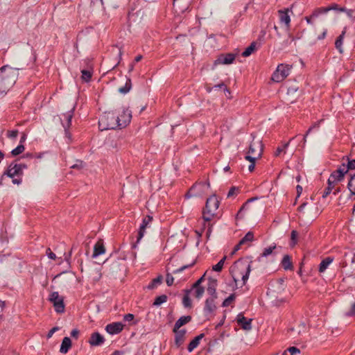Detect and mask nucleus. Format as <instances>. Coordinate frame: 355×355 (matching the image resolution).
<instances>
[{"instance_id":"f257e3e1","label":"nucleus","mask_w":355,"mask_h":355,"mask_svg":"<svg viewBox=\"0 0 355 355\" xmlns=\"http://www.w3.org/2000/svg\"><path fill=\"white\" fill-rule=\"evenodd\" d=\"M19 76L17 69L8 65L0 68V99L6 96L7 92L16 83Z\"/></svg>"},{"instance_id":"f03ea898","label":"nucleus","mask_w":355,"mask_h":355,"mask_svg":"<svg viewBox=\"0 0 355 355\" xmlns=\"http://www.w3.org/2000/svg\"><path fill=\"white\" fill-rule=\"evenodd\" d=\"M249 143L248 150L245 155V160L258 159L261 157L263 146L262 141L254 134H250L248 138Z\"/></svg>"},{"instance_id":"7ed1b4c3","label":"nucleus","mask_w":355,"mask_h":355,"mask_svg":"<svg viewBox=\"0 0 355 355\" xmlns=\"http://www.w3.org/2000/svg\"><path fill=\"white\" fill-rule=\"evenodd\" d=\"M219 205L220 201L215 195L207 199L205 207L202 210V218L205 222H210L217 216Z\"/></svg>"},{"instance_id":"20e7f679","label":"nucleus","mask_w":355,"mask_h":355,"mask_svg":"<svg viewBox=\"0 0 355 355\" xmlns=\"http://www.w3.org/2000/svg\"><path fill=\"white\" fill-rule=\"evenodd\" d=\"M98 127L101 130L119 128L116 114L113 112L103 113L99 119Z\"/></svg>"},{"instance_id":"39448f33","label":"nucleus","mask_w":355,"mask_h":355,"mask_svg":"<svg viewBox=\"0 0 355 355\" xmlns=\"http://www.w3.org/2000/svg\"><path fill=\"white\" fill-rule=\"evenodd\" d=\"M23 175V173L20 172V168L17 166V161L11 162L7 169L3 172V175L0 178V184H2L4 176L12 178V182L14 184H20L22 182V179L19 178Z\"/></svg>"},{"instance_id":"423d86ee","label":"nucleus","mask_w":355,"mask_h":355,"mask_svg":"<svg viewBox=\"0 0 355 355\" xmlns=\"http://www.w3.org/2000/svg\"><path fill=\"white\" fill-rule=\"evenodd\" d=\"M230 272L236 284L241 282V286L244 285V261L243 258H239L231 266Z\"/></svg>"},{"instance_id":"0eeeda50","label":"nucleus","mask_w":355,"mask_h":355,"mask_svg":"<svg viewBox=\"0 0 355 355\" xmlns=\"http://www.w3.org/2000/svg\"><path fill=\"white\" fill-rule=\"evenodd\" d=\"M291 69L292 65L286 64H279L272 75V80L275 83H280L283 81L290 74Z\"/></svg>"},{"instance_id":"6e6552de","label":"nucleus","mask_w":355,"mask_h":355,"mask_svg":"<svg viewBox=\"0 0 355 355\" xmlns=\"http://www.w3.org/2000/svg\"><path fill=\"white\" fill-rule=\"evenodd\" d=\"M216 300V298L208 297L205 300L203 313L208 320H211L214 317L215 311L217 309Z\"/></svg>"},{"instance_id":"1a4fd4ad","label":"nucleus","mask_w":355,"mask_h":355,"mask_svg":"<svg viewBox=\"0 0 355 355\" xmlns=\"http://www.w3.org/2000/svg\"><path fill=\"white\" fill-rule=\"evenodd\" d=\"M49 301L53 303L55 311L58 313H62L64 312V300L60 297L58 292L55 291L51 293L49 298Z\"/></svg>"},{"instance_id":"9d476101","label":"nucleus","mask_w":355,"mask_h":355,"mask_svg":"<svg viewBox=\"0 0 355 355\" xmlns=\"http://www.w3.org/2000/svg\"><path fill=\"white\" fill-rule=\"evenodd\" d=\"M119 121V128L126 127L131 121L132 112L128 109H123L121 114L116 115Z\"/></svg>"},{"instance_id":"9b49d317","label":"nucleus","mask_w":355,"mask_h":355,"mask_svg":"<svg viewBox=\"0 0 355 355\" xmlns=\"http://www.w3.org/2000/svg\"><path fill=\"white\" fill-rule=\"evenodd\" d=\"M235 60V55L233 53H222L218 56L214 61V65L217 64H230Z\"/></svg>"},{"instance_id":"f8f14e48","label":"nucleus","mask_w":355,"mask_h":355,"mask_svg":"<svg viewBox=\"0 0 355 355\" xmlns=\"http://www.w3.org/2000/svg\"><path fill=\"white\" fill-rule=\"evenodd\" d=\"M271 288L270 293L275 294L282 293L285 288L284 280L283 279H278L270 284Z\"/></svg>"},{"instance_id":"ddd939ff","label":"nucleus","mask_w":355,"mask_h":355,"mask_svg":"<svg viewBox=\"0 0 355 355\" xmlns=\"http://www.w3.org/2000/svg\"><path fill=\"white\" fill-rule=\"evenodd\" d=\"M73 116V109L63 114L62 115L61 121L63 128H64L66 134H68V130L71 125V119Z\"/></svg>"},{"instance_id":"4468645a","label":"nucleus","mask_w":355,"mask_h":355,"mask_svg":"<svg viewBox=\"0 0 355 355\" xmlns=\"http://www.w3.org/2000/svg\"><path fill=\"white\" fill-rule=\"evenodd\" d=\"M313 210H315V212L311 216V218H315L318 214V208L315 205H309L308 203L304 202L298 207V211L302 213L304 216L311 214Z\"/></svg>"},{"instance_id":"2eb2a0df","label":"nucleus","mask_w":355,"mask_h":355,"mask_svg":"<svg viewBox=\"0 0 355 355\" xmlns=\"http://www.w3.org/2000/svg\"><path fill=\"white\" fill-rule=\"evenodd\" d=\"M153 220V217L150 216H146L142 220V223L140 225L139 232H138V236L137 239V243H138L140 240L143 238L146 228L148 226V225Z\"/></svg>"},{"instance_id":"dca6fc26","label":"nucleus","mask_w":355,"mask_h":355,"mask_svg":"<svg viewBox=\"0 0 355 355\" xmlns=\"http://www.w3.org/2000/svg\"><path fill=\"white\" fill-rule=\"evenodd\" d=\"M89 343L92 346H99L104 343V337L98 332H94L91 334Z\"/></svg>"},{"instance_id":"f3484780","label":"nucleus","mask_w":355,"mask_h":355,"mask_svg":"<svg viewBox=\"0 0 355 355\" xmlns=\"http://www.w3.org/2000/svg\"><path fill=\"white\" fill-rule=\"evenodd\" d=\"M216 287L217 280L211 277L209 278L207 292L210 295L209 297L217 298Z\"/></svg>"},{"instance_id":"a211bd4d","label":"nucleus","mask_w":355,"mask_h":355,"mask_svg":"<svg viewBox=\"0 0 355 355\" xmlns=\"http://www.w3.org/2000/svg\"><path fill=\"white\" fill-rule=\"evenodd\" d=\"M123 329V324L121 322H112L108 324L105 330L110 334L114 335L120 333Z\"/></svg>"},{"instance_id":"6ab92c4d","label":"nucleus","mask_w":355,"mask_h":355,"mask_svg":"<svg viewBox=\"0 0 355 355\" xmlns=\"http://www.w3.org/2000/svg\"><path fill=\"white\" fill-rule=\"evenodd\" d=\"M175 333V345L177 348H179L185 340V334L187 331L185 329H178Z\"/></svg>"},{"instance_id":"aec40b11","label":"nucleus","mask_w":355,"mask_h":355,"mask_svg":"<svg viewBox=\"0 0 355 355\" xmlns=\"http://www.w3.org/2000/svg\"><path fill=\"white\" fill-rule=\"evenodd\" d=\"M207 186V187H209L210 184L209 181L207 182H196L194 184L189 190V191L185 194V198H189L193 196H196L198 195L197 193L195 192L196 189L198 187H204Z\"/></svg>"},{"instance_id":"412c9836","label":"nucleus","mask_w":355,"mask_h":355,"mask_svg":"<svg viewBox=\"0 0 355 355\" xmlns=\"http://www.w3.org/2000/svg\"><path fill=\"white\" fill-rule=\"evenodd\" d=\"M259 327L253 328L252 331H249L248 334L245 335V345L252 346L256 341L258 337Z\"/></svg>"},{"instance_id":"4be33fe9","label":"nucleus","mask_w":355,"mask_h":355,"mask_svg":"<svg viewBox=\"0 0 355 355\" xmlns=\"http://www.w3.org/2000/svg\"><path fill=\"white\" fill-rule=\"evenodd\" d=\"M105 252V248L103 245V242L102 240H99L96 242L94 247V252L92 254V257L95 258L101 254H104Z\"/></svg>"},{"instance_id":"5701e85b","label":"nucleus","mask_w":355,"mask_h":355,"mask_svg":"<svg viewBox=\"0 0 355 355\" xmlns=\"http://www.w3.org/2000/svg\"><path fill=\"white\" fill-rule=\"evenodd\" d=\"M192 318L190 315L180 317L175 323L173 331H176L182 326L189 323Z\"/></svg>"},{"instance_id":"b1692460","label":"nucleus","mask_w":355,"mask_h":355,"mask_svg":"<svg viewBox=\"0 0 355 355\" xmlns=\"http://www.w3.org/2000/svg\"><path fill=\"white\" fill-rule=\"evenodd\" d=\"M205 337V334H200L196 336L188 345L187 349L189 352H191L196 349L200 344V340Z\"/></svg>"},{"instance_id":"393cba45","label":"nucleus","mask_w":355,"mask_h":355,"mask_svg":"<svg viewBox=\"0 0 355 355\" xmlns=\"http://www.w3.org/2000/svg\"><path fill=\"white\" fill-rule=\"evenodd\" d=\"M331 10H339L340 8H338V6L336 4H333L332 6L326 8H319L313 12L312 16L318 17L320 15L327 13V12Z\"/></svg>"},{"instance_id":"a878e982","label":"nucleus","mask_w":355,"mask_h":355,"mask_svg":"<svg viewBox=\"0 0 355 355\" xmlns=\"http://www.w3.org/2000/svg\"><path fill=\"white\" fill-rule=\"evenodd\" d=\"M288 9L285 10H279V16L280 19V21L284 23L287 27L289 26L291 22V18L288 15Z\"/></svg>"},{"instance_id":"bb28decb","label":"nucleus","mask_w":355,"mask_h":355,"mask_svg":"<svg viewBox=\"0 0 355 355\" xmlns=\"http://www.w3.org/2000/svg\"><path fill=\"white\" fill-rule=\"evenodd\" d=\"M344 178L343 172L340 171H335L333 172L328 179V182H331L336 184L338 182L341 181Z\"/></svg>"},{"instance_id":"cd10ccee","label":"nucleus","mask_w":355,"mask_h":355,"mask_svg":"<svg viewBox=\"0 0 355 355\" xmlns=\"http://www.w3.org/2000/svg\"><path fill=\"white\" fill-rule=\"evenodd\" d=\"M71 347V340L69 337H64L62 341V344L60 348V352L62 354H66L68 352Z\"/></svg>"},{"instance_id":"c85d7f7f","label":"nucleus","mask_w":355,"mask_h":355,"mask_svg":"<svg viewBox=\"0 0 355 355\" xmlns=\"http://www.w3.org/2000/svg\"><path fill=\"white\" fill-rule=\"evenodd\" d=\"M334 258L331 257H327L324 259L319 266V272H324L328 266L333 262Z\"/></svg>"},{"instance_id":"c756f323","label":"nucleus","mask_w":355,"mask_h":355,"mask_svg":"<svg viewBox=\"0 0 355 355\" xmlns=\"http://www.w3.org/2000/svg\"><path fill=\"white\" fill-rule=\"evenodd\" d=\"M260 46V43L257 41L252 42L250 45L245 48V57L250 55L254 51H256Z\"/></svg>"},{"instance_id":"7c9ffc66","label":"nucleus","mask_w":355,"mask_h":355,"mask_svg":"<svg viewBox=\"0 0 355 355\" xmlns=\"http://www.w3.org/2000/svg\"><path fill=\"white\" fill-rule=\"evenodd\" d=\"M346 33V28H344L342 33L338 37V38L336 40L335 46L336 48L338 50V51L342 53L343 50L342 49L343 43V39L344 36Z\"/></svg>"},{"instance_id":"2f4dec72","label":"nucleus","mask_w":355,"mask_h":355,"mask_svg":"<svg viewBox=\"0 0 355 355\" xmlns=\"http://www.w3.org/2000/svg\"><path fill=\"white\" fill-rule=\"evenodd\" d=\"M237 325L234 327L236 331L244 329V313H240L236 318Z\"/></svg>"},{"instance_id":"473e14b6","label":"nucleus","mask_w":355,"mask_h":355,"mask_svg":"<svg viewBox=\"0 0 355 355\" xmlns=\"http://www.w3.org/2000/svg\"><path fill=\"white\" fill-rule=\"evenodd\" d=\"M132 88V82L130 78H126L125 84L123 87L119 88V92L121 94H125L130 92Z\"/></svg>"},{"instance_id":"72a5a7b5","label":"nucleus","mask_w":355,"mask_h":355,"mask_svg":"<svg viewBox=\"0 0 355 355\" xmlns=\"http://www.w3.org/2000/svg\"><path fill=\"white\" fill-rule=\"evenodd\" d=\"M282 265L285 270H291L293 268L291 258L288 255L284 256L282 261Z\"/></svg>"},{"instance_id":"f704fd0d","label":"nucleus","mask_w":355,"mask_h":355,"mask_svg":"<svg viewBox=\"0 0 355 355\" xmlns=\"http://www.w3.org/2000/svg\"><path fill=\"white\" fill-rule=\"evenodd\" d=\"M190 291H185V294L182 298V304L185 308H191L192 306L191 300L189 295Z\"/></svg>"},{"instance_id":"c9c22d12","label":"nucleus","mask_w":355,"mask_h":355,"mask_svg":"<svg viewBox=\"0 0 355 355\" xmlns=\"http://www.w3.org/2000/svg\"><path fill=\"white\" fill-rule=\"evenodd\" d=\"M252 319L247 320L245 318V335L248 334L249 331H252L253 328L259 327L257 324H252Z\"/></svg>"},{"instance_id":"e433bc0d","label":"nucleus","mask_w":355,"mask_h":355,"mask_svg":"<svg viewBox=\"0 0 355 355\" xmlns=\"http://www.w3.org/2000/svg\"><path fill=\"white\" fill-rule=\"evenodd\" d=\"M162 276L159 275L157 277L153 279L152 282L148 286V289L155 288L158 284H160L162 282Z\"/></svg>"},{"instance_id":"4c0bfd02","label":"nucleus","mask_w":355,"mask_h":355,"mask_svg":"<svg viewBox=\"0 0 355 355\" xmlns=\"http://www.w3.org/2000/svg\"><path fill=\"white\" fill-rule=\"evenodd\" d=\"M168 297L166 295H161L155 299L153 305L158 306L167 301Z\"/></svg>"},{"instance_id":"58836bf2","label":"nucleus","mask_w":355,"mask_h":355,"mask_svg":"<svg viewBox=\"0 0 355 355\" xmlns=\"http://www.w3.org/2000/svg\"><path fill=\"white\" fill-rule=\"evenodd\" d=\"M241 188L237 187H232L227 195V198H234L236 197L240 192Z\"/></svg>"},{"instance_id":"ea45409f","label":"nucleus","mask_w":355,"mask_h":355,"mask_svg":"<svg viewBox=\"0 0 355 355\" xmlns=\"http://www.w3.org/2000/svg\"><path fill=\"white\" fill-rule=\"evenodd\" d=\"M277 248L276 244H273L272 245H270L268 248H266L263 252L261 254V257H266L271 254L273 252V250Z\"/></svg>"},{"instance_id":"a19ab883","label":"nucleus","mask_w":355,"mask_h":355,"mask_svg":"<svg viewBox=\"0 0 355 355\" xmlns=\"http://www.w3.org/2000/svg\"><path fill=\"white\" fill-rule=\"evenodd\" d=\"M226 259V257H223L216 265L212 267L213 270L216 272H220L224 266L225 261Z\"/></svg>"},{"instance_id":"79ce46f5","label":"nucleus","mask_w":355,"mask_h":355,"mask_svg":"<svg viewBox=\"0 0 355 355\" xmlns=\"http://www.w3.org/2000/svg\"><path fill=\"white\" fill-rule=\"evenodd\" d=\"M195 290L194 295L197 299H200L204 294L205 288L203 286L192 287Z\"/></svg>"},{"instance_id":"37998d69","label":"nucleus","mask_w":355,"mask_h":355,"mask_svg":"<svg viewBox=\"0 0 355 355\" xmlns=\"http://www.w3.org/2000/svg\"><path fill=\"white\" fill-rule=\"evenodd\" d=\"M24 150V146L23 144H19L11 151V154L12 156H17L22 153Z\"/></svg>"},{"instance_id":"c03bdc74","label":"nucleus","mask_w":355,"mask_h":355,"mask_svg":"<svg viewBox=\"0 0 355 355\" xmlns=\"http://www.w3.org/2000/svg\"><path fill=\"white\" fill-rule=\"evenodd\" d=\"M347 187L349 189L352 195H355V175L352 176L350 180L348 182Z\"/></svg>"},{"instance_id":"a18cd8bd","label":"nucleus","mask_w":355,"mask_h":355,"mask_svg":"<svg viewBox=\"0 0 355 355\" xmlns=\"http://www.w3.org/2000/svg\"><path fill=\"white\" fill-rule=\"evenodd\" d=\"M82 79L85 82H89L92 78V72L89 70L83 69L81 71Z\"/></svg>"},{"instance_id":"49530a36","label":"nucleus","mask_w":355,"mask_h":355,"mask_svg":"<svg viewBox=\"0 0 355 355\" xmlns=\"http://www.w3.org/2000/svg\"><path fill=\"white\" fill-rule=\"evenodd\" d=\"M335 184H334L331 182H328V187L325 189L323 194L322 198H326L332 191V189L334 188Z\"/></svg>"},{"instance_id":"de8ad7c7","label":"nucleus","mask_w":355,"mask_h":355,"mask_svg":"<svg viewBox=\"0 0 355 355\" xmlns=\"http://www.w3.org/2000/svg\"><path fill=\"white\" fill-rule=\"evenodd\" d=\"M195 263H196V261H193L190 264L184 265V266H181L180 268L177 269V270H175L173 272L174 274H177L178 272H182L185 269H187L189 268H191V267L195 265Z\"/></svg>"},{"instance_id":"09e8293b","label":"nucleus","mask_w":355,"mask_h":355,"mask_svg":"<svg viewBox=\"0 0 355 355\" xmlns=\"http://www.w3.org/2000/svg\"><path fill=\"white\" fill-rule=\"evenodd\" d=\"M243 245H244V237L241 239L239 243L234 246L232 252H231V255H234L238 250H239Z\"/></svg>"},{"instance_id":"8fccbe9b","label":"nucleus","mask_w":355,"mask_h":355,"mask_svg":"<svg viewBox=\"0 0 355 355\" xmlns=\"http://www.w3.org/2000/svg\"><path fill=\"white\" fill-rule=\"evenodd\" d=\"M297 236H298L297 232L295 231V230H293L291 232V245L292 246H294L297 243Z\"/></svg>"},{"instance_id":"3c124183","label":"nucleus","mask_w":355,"mask_h":355,"mask_svg":"<svg viewBox=\"0 0 355 355\" xmlns=\"http://www.w3.org/2000/svg\"><path fill=\"white\" fill-rule=\"evenodd\" d=\"M19 131L17 130H8L7 137L10 139H15L18 135Z\"/></svg>"},{"instance_id":"603ef678","label":"nucleus","mask_w":355,"mask_h":355,"mask_svg":"<svg viewBox=\"0 0 355 355\" xmlns=\"http://www.w3.org/2000/svg\"><path fill=\"white\" fill-rule=\"evenodd\" d=\"M289 145V142L284 144L282 146H279L277 148L275 153V156H279L282 152H283Z\"/></svg>"},{"instance_id":"864d4df0","label":"nucleus","mask_w":355,"mask_h":355,"mask_svg":"<svg viewBox=\"0 0 355 355\" xmlns=\"http://www.w3.org/2000/svg\"><path fill=\"white\" fill-rule=\"evenodd\" d=\"M234 296L233 295H230L227 298H226L223 302V306H228L230 305L232 302L234 300Z\"/></svg>"},{"instance_id":"5fc2aeb1","label":"nucleus","mask_w":355,"mask_h":355,"mask_svg":"<svg viewBox=\"0 0 355 355\" xmlns=\"http://www.w3.org/2000/svg\"><path fill=\"white\" fill-rule=\"evenodd\" d=\"M348 171L349 169H355V159H347V164L346 165Z\"/></svg>"},{"instance_id":"6e6d98bb","label":"nucleus","mask_w":355,"mask_h":355,"mask_svg":"<svg viewBox=\"0 0 355 355\" xmlns=\"http://www.w3.org/2000/svg\"><path fill=\"white\" fill-rule=\"evenodd\" d=\"M173 282H174L173 277L171 274L168 273L166 275V282L167 285L168 286H171L173 284Z\"/></svg>"},{"instance_id":"4d7b16f0","label":"nucleus","mask_w":355,"mask_h":355,"mask_svg":"<svg viewBox=\"0 0 355 355\" xmlns=\"http://www.w3.org/2000/svg\"><path fill=\"white\" fill-rule=\"evenodd\" d=\"M287 351L291 354V355H295L300 354V349L295 347H291L287 349Z\"/></svg>"},{"instance_id":"13d9d810","label":"nucleus","mask_w":355,"mask_h":355,"mask_svg":"<svg viewBox=\"0 0 355 355\" xmlns=\"http://www.w3.org/2000/svg\"><path fill=\"white\" fill-rule=\"evenodd\" d=\"M254 240V234L252 232H248L245 234V243L248 241H252Z\"/></svg>"},{"instance_id":"bf43d9fd","label":"nucleus","mask_w":355,"mask_h":355,"mask_svg":"<svg viewBox=\"0 0 355 355\" xmlns=\"http://www.w3.org/2000/svg\"><path fill=\"white\" fill-rule=\"evenodd\" d=\"M59 330V327H53L51 329L49 330V331L48 332L47 335H46V337L47 338H50L52 337V336L53 335V334L58 331Z\"/></svg>"},{"instance_id":"052dcab7","label":"nucleus","mask_w":355,"mask_h":355,"mask_svg":"<svg viewBox=\"0 0 355 355\" xmlns=\"http://www.w3.org/2000/svg\"><path fill=\"white\" fill-rule=\"evenodd\" d=\"M135 316L132 313H128V314H125L124 316H123V320L125 322H130L132 321L133 319H134Z\"/></svg>"},{"instance_id":"680f3d73","label":"nucleus","mask_w":355,"mask_h":355,"mask_svg":"<svg viewBox=\"0 0 355 355\" xmlns=\"http://www.w3.org/2000/svg\"><path fill=\"white\" fill-rule=\"evenodd\" d=\"M257 159H253V160H248L250 164H249V166H248V170L250 172H252L254 171V166H255V162H256Z\"/></svg>"},{"instance_id":"e2e57ef3","label":"nucleus","mask_w":355,"mask_h":355,"mask_svg":"<svg viewBox=\"0 0 355 355\" xmlns=\"http://www.w3.org/2000/svg\"><path fill=\"white\" fill-rule=\"evenodd\" d=\"M244 210V204H243L241 205V207H240V209L237 214V216H236V220L238 221L239 219H241L243 218V211Z\"/></svg>"},{"instance_id":"0e129e2a","label":"nucleus","mask_w":355,"mask_h":355,"mask_svg":"<svg viewBox=\"0 0 355 355\" xmlns=\"http://www.w3.org/2000/svg\"><path fill=\"white\" fill-rule=\"evenodd\" d=\"M339 11H340V12H346L347 15L348 17H353L354 11L352 10H346L344 8H340Z\"/></svg>"},{"instance_id":"69168bd1","label":"nucleus","mask_w":355,"mask_h":355,"mask_svg":"<svg viewBox=\"0 0 355 355\" xmlns=\"http://www.w3.org/2000/svg\"><path fill=\"white\" fill-rule=\"evenodd\" d=\"M355 314V302L352 304L351 310L349 311L346 312L345 315L347 316H352Z\"/></svg>"},{"instance_id":"338daca9","label":"nucleus","mask_w":355,"mask_h":355,"mask_svg":"<svg viewBox=\"0 0 355 355\" xmlns=\"http://www.w3.org/2000/svg\"><path fill=\"white\" fill-rule=\"evenodd\" d=\"M46 254L49 257V259H55L56 258V255L55 253L52 252L50 250V248H48L47 250H46Z\"/></svg>"},{"instance_id":"774afa93","label":"nucleus","mask_w":355,"mask_h":355,"mask_svg":"<svg viewBox=\"0 0 355 355\" xmlns=\"http://www.w3.org/2000/svg\"><path fill=\"white\" fill-rule=\"evenodd\" d=\"M78 335H79V331L77 329H73L71 331V336L76 339H78Z\"/></svg>"}]
</instances>
